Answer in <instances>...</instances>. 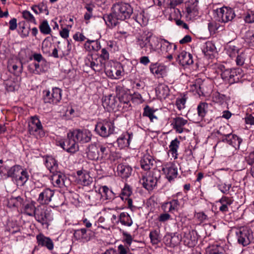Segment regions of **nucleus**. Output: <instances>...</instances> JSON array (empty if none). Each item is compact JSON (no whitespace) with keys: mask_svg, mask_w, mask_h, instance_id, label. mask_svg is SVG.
<instances>
[{"mask_svg":"<svg viewBox=\"0 0 254 254\" xmlns=\"http://www.w3.org/2000/svg\"><path fill=\"white\" fill-rule=\"evenodd\" d=\"M215 49L214 45L210 41L206 42L202 48L204 55L209 57Z\"/></svg>","mask_w":254,"mask_h":254,"instance_id":"obj_41","label":"nucleus"},{"mask_svg":"<svg viewBox=\"0 0 254 254\" xmlns=\"http://www.w3.org/2000/svg\"><path fill=\"white\" fill-rule=\"evenodd\" d=\"M198 3L197 0H191L189 1L186 8L188 17L190 19H194L198 16Z\"/></svg>","mask_w":254,"mask_h":254,"instance_id":"obj_15","label":"nucleus"},{"mask_svg":"<svg viewBox=\"0 0 254 254\" xmlns=\"http://www.w3.org/2000/svg\"><path fill=\"white\" fill-rule=\"evenodd\" d=\"M162 170L170 182L177 177L178 169L175 164L167 165L163 168Z\"/></svg>","mask_w":254,"mask_h":254,"instance_id":"obj_18","label":"nucleus"},{"mask_svg":"<svg viewBox=\"0 0 254 254\" xmlns=\"http://www.w3.org/2000/svg\"><path fill=\"white\" fill-rule=\"evenodd\" d=\"M188 122V120L178 117L173 119L171 125L177 133H182L184 130V127L187 124Z\"/></svg>","mask_w":254,"mask_h":254,"instance_id":"obj_21","label":"nucleus"},{"mask_svg":"<svg viewBox=\"0 0 254 254\" xmlns=\"http://www.w3.org/2000/svg\"><path fill=\"white\" fill-rule=\"evenodd\" d=\"M116 97L121 103H123L126 106L124 107H130V101L131 99V95L128 94L121 85L116 86Z\"/></svg>","mask_w":254,"mask_h":254,"instance_id":"obj_11","label":"nucleus"},{"mask_svg":"<svg viewBox=\"0 0 254 254\" xmlns=\"http://www.w3.org/2000/svg\"><path fill=\"white\" fill-rule=\"evenodd\" d=\"M245 160L250 165H252L254 164V150L248 154L245 157Z\"/></svg>","mask_w":254,"mask_h":254,"instance_id":"obj_64","label":"nucleus"},{"mask_svg":"<svg viewBox=\"0 0 254 254\" xmlns=\"http://www.w3.org/2000/svg\"><path fill=\"white\" fill-rule=\"evenodd\" d=\"M180 144V141L177 138H175L172 140L169 145V151L175 159L178 158V149L179 148Z\"/></svg>","mask_w":254,"mask_h":254,"instance_id":"obj_40","label":"nucleus"},{"mask_svg":"<svg viewBox=\"0 0 254 254\" xmlns=\"http://www.w3.org/2000/svg\"><path fill=\"white\" fill-rule=\"evenodd\" d=\"M70 136H74L78 143L85 144L89 142L92 139V134L86 128H76L72 130Z\"/></svg>","mask_w":254,"mask_h":254,"instance_id":"obj_5","label":"nucleus"},{"mask_svg":"<svg viewBox=\"0 0 254 254\" xmlns=\"http://www.w3.org/2000/svg\"><path fill=\"white\" fill-rule=\"evenodd\" d=\"M31 9L34 12V13L36 14H38L44 12V11H46V14H49V11L48 9V7L46 3L44 1H42L39 3L37 5H34L31 7Z\"/></svg>","mask_w":254,"mask_h":254,"instance_id":"obj_42","label":"nucleus"},{"mask_svg":"<svg viewBox=\"0 0 254 254\" xmlns=\"http://www.w3.org/2000/svg\"><path fill=\"white\" fill-rule=\"evenodd\" d=\"M217 133L220 134L222 137V138H226L228 136H229L232 133L230 127L229 125L221 126L219 129L217 130Z\"/></svg>","mask_w":254,"mask_h":254,"instance_id":"obj_47","label":"nucleus"},{"mask_svg":"<svg viewBox=\"0 0 254 254\" xmlns=\"http://www.w3.org/2000/svg\"><path fill=\"white\" fill-rule=\"evenodd\" d=\"M45 165L51 173H56L58 170L57 161L52 157H48L45 160Z\"/></svg>","mask_w":254,"mask_h":254,"instance_id":"obj_37","label":"nucleus"},{"mask_svg":"<svg viewBox=\"0 0 254 254\" xmlns=\"http://www.w3.org/2000/svg\"><path fill=\"white\" fill-rule=\"evenodd\" d=\"M216 20L223 23L232 21L235 17V14L233 9L227 7H223L216 10Z\"/></svg>","mask_w":254,"mask_h":254,"instance_id":"obj_7","label":"nucleus"},{"mask_svg":"<svg viewBox=\"0 0 254 254\" xmlns=\"http://www.w3.org/2000/svg\"><path fill=\"white\" fill-rule=\"evenodd\" d=\"M241 73L240 68L226 69L222 71L221 75L224 80L231 84L239 81Z\"/></svg>","mask_w":254,"mask_h":254,"instance_id":"obj_6","label":"nucleus"},{"mask_svg":"<svg viewBox=\"0 0 254 254\" xmlns=\"http://www.w3.org/2000/svg\"><path fill=\"white\" fill-rule=\"evenodd\" d=\"M90 66L95 71L100 72L103 70H105L107 64L105 62L101 60L100 58L92 59V61H89Z\"/></svg>","mask_w":254,"mask_h":254,"instance_id":"obj_24","label":"nucleus"},{"mask_svg":"<svg viewBox=\"0 0 254 254\" xmlns=\"http://www.w3.org/2000/svg\"><path fill=\"white\" fill-rule=\"evenodd\" d=\"M66 178L64 174L58 171L56 173H53L51 181L56 187L63 188L65 186V182Z\"/></svg>","mask_w":254,"mask_h":254,"instance_id":"obj_16","label":"nucleus"},{"mask_svg":"<svg viewBox=\"0 0 254 254\" xmlns=\"http://www.w3.org/2000/svg\"><path fill=\"white\" fill-rule=\"evenodd\" d=\"M98 149L100 150L101 159L102 161L108 159L110 156V150L106 144L97 143Z\"/></svg>","mask_w":254,"mask_h":254,"instance_id":"obj_35","label":"nucleus"},{"mask_svg":"<svg viewBox=\"0 0 254 254\" xmlns=\"http://www.w3.org/2000/svg\"><path fill=\"white\" fill-rule=\"evenodd\" d=\"M132 14L133 8L129 3L118 1L112 5L111 13L104 15L103 19L109 26H115L118 20L128 19Z\"/></svg>","mask_w":254,"mask_h":254,"instance_id":"obj_1","label":"nucleus"},{"mask_svg":"<svg viewBox=\"0 0 254 254\" xmlns=\"http://www.w3.org/2000/svg\"><path fill=\"white\" fill-rule=\"evenodd\" d=\"M245 40L251 49H254V31H248L245 35Z\"/></svg>","mask_w":254,"mask_h":254,"instance_id":"obj_46","label":"nucleus"},{"mask_svg":"<svg viewBox=\"0 0 254 254\" xmlns=\"http://www.w3.org/2000/svg\"><path fill=\"white\" fill-rule=\"evenodd\" d=\"M7 206L9 208H18L23 206V199L20 196H11L7 200Z\"/></svg>","mask_w":254,"mask_h":254,"instance_id":"obj_33","label":"nucleus"},{"mask_svg":"<svg viewBox=\"0 0 254 254\" xmlns=\"http://www.w3.org/2000/svg\"><path fill=\"white\" fill-rule=\"evenodd\" d=\"M123 236V242L127 244V246L130 247L133 241V238L131 235L126 231H123L122 232Z\"/></svg>","mask_w":254,"mask_h":254,"instance_id":"obj_59","label":"nucleus"},{"mask_svg":"<svg viewBox=\"0 0 254 254\" xmlns=\"http://www.w3.org/2000/svg\"><path fill=\"white\" fill-rule=\"evenodd\" d=\"M39 64L35 63L29 64L28 66V68L29 72L31 73L39 74L41 71V70H39Z\"/></svg>","mask_w":254,"mask_h":254,"instance_id":"obj_60","label":"nucleus"},{"mask_svg":"<svg viewBox=\"0 0 254 254\" xmlns=\"http://www.w3.org/2000/svg\"><path fill=\"white\" fill-rule=\"evenodd\" d=\"M97 149L98 146L97 143H93L89 145L86 151L87 157L91 160L98 161Z\"/></svg>","mask_w":254,"mask_h":254,"instance_id":"obj_29","label":"nucleus"},{"mask_svg":"<svg viewBox=\"0 0 254 254\" xmlns=\"http://www.w3.org/2000/svg\"><path fill=\"white\" fill-rule=\"evenodd\" d=\"M99 191L101 197L105 200H112L115 197L114 193L106 186L100 187Z\"/></svg>","mask_w":254,"mask_h":254,"instance_id":"obj_31","label":"nucleus"},{"mask_svg":"<svg viewBox=\"0 0 254 254\" xmlns=\"http://www.w3.org/2000/svg\"><path fill=\"white\" fill-rule=\"evenodd\" d=\"M52 46V43L50 41L49 38H45L42 44V50L44 53L49 54Z\"/></svg>","mask_w":254,"mask_h":254,"instance_id":"obj_52","label":"nucleus"},{"mask_svg":"<svg viewBox=\"0 0 254 254\" xmlns=\"http://www.w3.org/2000/svg\"><path fill=\"white\" fill-rule=\"evenodd\" d=\"M212 100L214 102L221 104L225 102L226 100V96L223 94L216 92L213 93L212 95Z\"/></svg>","mask_w":254,"mask_h":254,"instance_id":"obj_55","label":"nucleus"},{"mask_svg":"<svg viewBox=\"0 0 254 254\" xmlns=\"http://www.w3.org/2000/svg\"><path fill=\"white\" fill-rule=\"evenodd\" d=\"M177 61L182 66L191 65L193 63L192 55L185 51H182L177 55Z\"/></svg>","mask_w":254,"mask_h":254,"instance_id":"obj_17","label":"nucleus"},{"mask_svg":"<svg viewBox=\"0 0 254 254\" xmlns=\"http://www.w3.org/2000/svg\"><path fill=\"white\" fill-rule=\"evenodd\" d=\"M154 160L148 153L145 154L140 160L141 167L144 170L147 171L153 166Z\"/></svg>","mask_w":254,"mask_h":254,"instance_id":"obj_25","label":"nucleus"},{"mask_svg":"<svg viewBox=\"0 0 254 254\" xmlns=\"http://www.w3.org/2000/svg\"><path fill=\"white\" fill-rule=\"evenodd\" d=\"M23 17L28 22L36 24V21L32 14L28 10H24L22 12Z\"/></svg>","mask_w":254,"mask_h":254,"instance_id":"obj_57","label":"nucleus"},{"mask_svg":"<svg viewBox=\"0 0 254 254\" xmlns=\"http://www.w3.org/2000/svg\"><path fill=\"white\" fill-rule=\"evenodd\" d=\"M39 29L41 33L48 35L50 34L51 29L47 20H43L39 25Z\"/></svg>","mask_w":254,"mask_h":254,"instance_id":"obj_50","label":"nucleus"},{"mask_svg":"<svg viewBox=\"0 0 254 254\" xmlns=\"http://www.w3.org/2000/svg\"><path fill=\"white\" fill-rule=\"evenodd\" d=\"M24 213L29 216L35 215L36 213V208L32 202L26 204L24 206Z\"/></svg>","mask_w":254,"mask_h":254,"instance_id":"obj_51","label":"nucleus"},{"mask_svg":"<svg viewBox=\"0 0 254 254\" xmlns=\"http://www.w3.org/2000/svg\"><path fill=\"white\" fill-rule=\"evenodd\" d=\"M36 239L39 246L45 247L50 251L53 250L54 243L49 237H46L41 233L37 235Z\"/></svg>","mask_w":254,"mask_h":254,"instance_id":"obj_22","label":"nucleus"},{"mask_svg":"<svg viewBox=\"0 0 254 254\" xmlns=\"http://www.w3.org/2000/svg\"><path fill=\"white\" fill-rule=\"evenodd\" d=\"M210 249L209 254H222L224 251L223 248L218 245H212Z\"/></svg>","mask_w":254,"mask_h":254,"instance_id":"obj_61","label":"nucleus"},{"mask_svg":"<svg viewBox=\"0 0 254 254\" xmlns=\"http://www.w3.org/2000/svg\"><path fill=\"white\" fill-rule=\"evenodd\" d=\"M132 138V133H129L127 132L121 134L117 140L118 146L120 148H124L126 147H128L129 145Z\"/></svg>","mask_w":254,"mask_h":254,"instance_id":"obj_20","label":"nucleus"},{"mask_svg":"<svg viewBox=\"0 0 254 254\" xmlns=\"http://www.w3.org/2000/svg\"><path fill=\"white\" fill-rule=\"evenodd\" d=\"M95 131L99 135L106 138L113 134L115 131L114 122L107 120L99 122L95 126Z\"/></svg>","mask_w":254,"mask_h":254,"instance_id":"obj_3","label":"nucleus"},{"mask_svg":"<svg viewBox=\"0 0 254 254\" xmlns=\"http://www.w3.org/2000/svg\"><path fill=\"white\" fill-rule=\"evenodd\" d=\"M28 130L31 134L38 137L43 136L45 134L41 123L37 116L32 117L29 124Z\"/></svg>","mask_w":254,"mask_h":254,"instance_id":"obj_10","label":"nucleus"},{"mask_svg":"<svg viewBox=\"0 0 254 254\" xmlns=\"http://www.w3.org/2000/svg\"><path fill=\"white\" fill-rule=\"evenodd\" d=\"M118 221L123 225L127 227H130L133 224V221L130 215L125 212L120 213Z\"/></svg>","mask_w":254,"mask_h":254,"instance_id":"obj_36","label":"nucleus"},{"mask_svg":"<svg viewBox=\"0 0 254 254\" xmlns=\"http://www.w3.org/2000/svg\"><path fill=\"white\" fill-rule=\"evenodd\" d=\"M87 230L85 228L77 229L74 231L73 235L76 240L82 239L85 238V234Z\"/></svg>","mask_w":254,"mask_h":254,"instance_id":"obj_58","label":"nucleus"},{"mask_svg":"<svg viewBox=\"0 0 254 254\" xmlns=\"http://www.w3.org/2000/svg\"><path fill=\"white\" fill-rule=\"evenodd\" d=\"M136 44L144 51L143 54H149L155 51L159 45V40L155 36H140L136 40Z\"/></svg>","mask_w":254,"mask_h":254,"instance_id":"obj_2","label":"nucleus"},{"mask_svg":"<svg viewBox=\"0 0 254 254\" xmlns=\"http://www.w3.org/2000/svg\"><path fill=\"white\" fill-rule=\"evenodd\" d=\"M133 18L141 26H145L148 23V18L144 16V11L141 9L135 10L133 12Z\"/></svg>","mask_w":254,"mask_h":254,"instance_id":"obj_23","label":"nucleus"},{"mask_svg":"<svg viewBox=\"0 0 254 254\" xmlns=\"http://www.w3.org/2000/svg\"><path fill=\"white\" fill-rule=\"evenodd\" d=\"M117 104V101L115 96L111 95L105 97L103 101V105L104 107L107 109H114L116 108Z\"/></svg>","mask_w":254,"mask_h":254,"instance_id":"obj_32","label":"nucleus"},{"mask_svg":"<svg viewBox=\"0 0 254 254\" xmlns=\"http://www.w3.org/2000/svg\"><path fill=\"white\" fill-rule=\"evenodd\" d=\"M219 190L223 193L227 194L231 188V184L223 183L218 186Z\"/></svg>","mask_w":254,"mask_h":254,"instance_id":"obj_63","label":"nucleus"},{"mask_svg":"<svg viewBox=\"0 0 254 254\" xmlns=\"http://www.w3.org/2000/svg\"><path fill=\"white\" fill-rule=\"evenodd\" d=\"M180 242V239L178 235L174 234L173 236H169L166 238V244L170 247H175Z\"/></svg>","mask_w":254,"mask_h":254,"instance_id":"obj_49","label":"nucleus"},{"mask_svg":"<svg viewBox=\"0 0 254 254\" xmlns=\"http://www.w3.org/2000/svg\"><path fill=\"white\" fill-rule=\"evenodd\" d=\"M23 169L20 166L14 165L7 171V176L12 178L13 180H14L19 175V173Z\"/></svg>","mask_w":254,"mask_h":254,"instance_id":"obj_44","label":"nucleus"},{"mask_svg":"<svg viewBox=\"0 0 254 254\" xmlns=\"http://www.w3.org/2000/svg\"><path fill=\"white\" fill-rule=\"evenodd\" d=\"M154 112L155 110L151 108L148 105H146L143 109L142 116L148 117L150 121L153 122L158 119V118L154 115Z\"/></svg>","mask_w":254,"mask_h":254,"instance_id":"obj_43","label":"nucleus"},{"mask_svg":"<svg viewBox=\"0 0 254 254\" xmlns=\"http://www.w3.org/2000/svg\"><path fill=\"white\" fill-rule=\"evenodd\" d=\"M123 67L119 64L113 66L107 64L105 72L106 75L112 79H119L122 76Z\"/></svg>","mask_w":254,"mask_h":254,"instance_id":"obj_14","label":"nucleus"},{"mask_svg":"<svg viewBox=\"0 0 254 254\" xmlns=\"http://www.w3.org/2000/svg\"><path fill=\"white\" fill-rule=\"evenodd\" d=\"M236 235L239 244L243 246H247L250 244L252 236L248 229L243 228L239 230L236 232Z\"/></svg>","mask_w":254,"mask_h":254,"instance_id":"obj_13","label":"nucleus"},{"mask_svg":"<svg viewBox=\"0 0 254 254\" xmlns=\"http://www.w3.org/2000/svg\"><path fill=\"white\" fill-rule=\"evenodd\" d=\"M35 217L38 222L42 225H46L47 227L49 226V222L53 219L51 211L47 208L41 209L36 211Z\"/></svg>","mask_w":254,"mask_h":254,"instance_id":"obj_12","label":"nucleus"},{"mask_svg":"<svg viewBox=\"0 0 254 254\" xmlns=\"http://www.w3.org/2000/svg\"><path fill=\"white\" fill-rule=\"evenodd\" d=\"M131 193V189L130 187L127 185H126L122 190L120 197L121 199L124 200V199H127L128 197H129Z\"/></svg>","mask_w":254,"mask_h":254,"instance_id":"obj_54","label":"nucleus"},{"mask_svg":"<svg viewBox=\"0 0 254 254\" xmlns=\"http://www.w3.org/2000/svg\"><path fill=\"white\" fill-rule=\"evenodd\" d=\"M222 141L223 142H227L234 147L236 148L237 147H239L242 141V139L236 135L233 134L231 133L229 136L227 137V138H222Z\"/></svg>","mask_w":254,"mask_h":254,"instance_id":"obj_28","label":"nucleus"},{"mask_svg":"<svg viewBox=\"0 0 254 254\" xmlns=\"http://www.w3.org/2000/svg\"><path fill=\"white\" fill-rule=\"evenodd\" d=\"M72 134L70 131L67 134V138L60 143L61 146L67 152L74 153L78 150V144L74 136H70Z\"/></svg>","mask_w":254,"mask_h":254,"instance_id":"obj_8","label":"nucleus"},{"mask_svg":"<svg viewBox=\"0 0 254 254\" xmlns=\"http://www.w3.org/2000/svg\"><path fill=\"white\" fill-rule=\"evenodd\" d=\"M167 67L164 65L157 63L152 64L150 65L151 72L158 76H162L166 72Z\"/></svg>","mask_w":254,"mask_h":254,"instance_id":"obj_26","label":"nucleus"},{"mask_svg":"<svg viewBox=\"0 0 254 254\" xmlns=\"http://www.w3.org/2000/svg\"><path fill=\"white\" fill-rule=\"evenodd\" d=\"M169 88L165 84H161L156 88V93L158 98L165 99L169 95Z\"/></svg>","mask_w":254,"mask_h":254,"instance_id":"obj_30","label":"nucleus"},{"mask_svg":"<svg viewBox=\"0 0 254 254\" xmlns=\"http://www.w3.org/2000/svg\"><path fill=\"white\" fill-rule=\"evenodd\" d=\"M62 90L58 87H54L52 91L45 90L43 91V100L45 103L56 105L62 99Z\"/></svg>","mask_w":254,"mask_h":254,"instance_id":"obj_4","label":"nucleus"},{"mask_svg":"<svg viewBox=\"0 0 254 254\" xmlns=\"http://www.w3.org/2000/svg\"><path fill=\"white\" fill-rule=\"evenodd\" d=\"M244 20L247 23L254 22V12L253 11L247 12L244 16Z\"/></svg>","mask_w":254,"mask_h":254,"instance_id":"obj_62","label":"nucleus"},{"mask_svg":"<svg viewBox=\"0 0 254 254\" xmlns=\"http://www.w3.org/2000/svg\"><path fill=\"white\" fill-rule=\"evenodd\" d=\"M165 207H169L168 212L173 213L174 211H177L180 207V203L178 199H172L169 202H167L164 204Z\"/></svg>","mask_w":254,"mask_h":254,"instance_id":"obj_45","label":"nucleus"},{"mask_svg":"<svg viewBox=\"0 0 254 254\" xmlns=\"http://www.w3.org/2000/svg\"><path fill=\"white\" fill-rule=\"evenodd\" d=\"M149 237L153 245H157L160 242V237L156 230L151 231L149 234Z\"/></svg>","mask_w":254,"mask_h":254,"instance_id":"obj_56","label":"nucleus"},{"mask_svg":"<svg viewBox=\"0 0 254 254\" xmlns=\"http://www.w3.org/2000/svg\"><path fill=\"white\" fill-rule=\"evenodd\" d=\"M225 50L227 54L230 57L233 58L235 57L237 54H238L240 48L235 45L233 43L230 42L226 46Z\"/></svg>","mask_w":254,"mask_h":254,"instance_id":"obj_39","label":"nucleus"},{"mask_svg":"<svg viewBox=\"0 0 254 254\" xmlns=\"http://www.w3.org/2000/svg\"><path fill=\"white\" fill-rule=\"evenodd\" d=\"M207 108L208 104L205 102H200L197 106V114L201 119L203 118L206 115Z\"/></svg>","mask_w":254,"mask_h":254,"instance_id":"obj_48","label":"nucleus"},{"mask_svg":"<svg viewBox=\"0 0 254 254\" xmlns=\"http://www.w3.org/2000/svg\"><path fill=\"white\" fill-rule=\"evenodd\" d=\"M8 68L10 72L18 76L22 72L23 66L21 62L18 61L16 64H9Z\"/></svg>","mask_w":254,"mask_h":254,"instance_id":"obj_38","label":"nucleus"},{"mask_svg":"<svg viewBox=\"0 0 254 254\" xmlns=\"http://www.w3.org/2000/svg\"><path fill=\"white\" fill-rule=\"evenodd\" d=\"M54 194L53 190L46 189L39 194L37 201L41 204H47L51 201Z\"/></svg>","mask_w":254,"mask_h":254,"instance_id":"obj_19","label":"nucleus"},{"mask_svg":"<svg viewBox=\"0 0 254 254\" xmlns=\"http://www.w3.org/2000/svg\"><path fill=\"white\" fill-rule=\"evenodd\" d=\"M118 172L119 176L123 179L128 178L131 174L132 168L130 166L125 164H119L117 167Z\"/></svg>","mask_w":254,"mask_h":254,"instance_id":"obj_27","label":"nucleus"},{"mask_svg":"<svg viewBox=\"0 0 254 254\" xmlns=\"http://www.w3.org/2000/svg\"><path fill=\"white\" fill-rule=\"evenodd\" d=\"M156 173H159L158 170H153L146 176H143L140 180L143 188L148 191L153 190L157 185V176H155Z\"/></svg>","mask_w":254,"mask_h":254,"instance_id":"obj_9","label":"nucleus"},{"mask_svg":"<svg viewBox=\"0 0 254 254\" xmlns=\"http://www.w3.org/2000/svg\"><path fill=\"white\" fill-rule=\"evenodd\" d=\"M78 181L80 184L84 186H88L93 182L92 178H91L89 174L85 173L84 175L82 176Z\"/></svg>","mask_w":254,"mask_h":254,"instance_id":"obj_53","label":"nucleus"},{"mask_svg":"<svg viewBox=\"0 0 254 254\" xmlns=\"http://www.w3.org/2000/svg\"><path fill=\"white\" fill-rule=\"evenodd\" d=\"M29 175L26 170H22L16 178L14 180L18 186H23L28 180Z\"/></svg>","mask_w":254,"mask_h":254,"instance_id":"obj_34","label":"nucleus"}]
</instances>
